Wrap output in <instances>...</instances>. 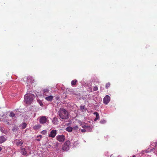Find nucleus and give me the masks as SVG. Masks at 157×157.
I'll return each instance as SVG.
<instances>
[{"label": "nucleus", "mask_w": 157, "mask_h": 157, "mask_svg": "<svg viewBox=\"0 0 157 157\" xmlns=\"http://www.w3.org/2000/svg\"><path fill=\"white\" fill-rule=\"evenodd\" d=\"M47 132V131L46 130H43L41 132V133L43 134H44L46 133Z\"/></svg>", "instance_id": "5701e85b"}, {"label": "nucleus", "mask_w": 157, "mask_h": 157, "mask_svg": "<svg viewBox=\"0 0 157 157\" xmlns=\"http://www.w3.org/2000/svg\"><path fill=\"white\" fill-rule=\"evenodd\" d=\"M34 95L32 94H27L25 96L24 101L26 104L30 105L32 102Z\"/></svg>", "instance_id": "f03ea898"}, {"label": "nucleus", "mask_w": 157, "mask_h": 157, "mask_svg": "<svg viewBox=\"0 0 157 157\" xmlns=\"http://www.w3.org/2000/svg\"><path fill=\"white\" fill-rule=\"evenodd\" d=\"M132 157H136V156H135V155H133Z\"/></svg>", "instance_id": "473e14b6"}, {"label": "nucleus", "mask_w": 157, "mask_h": 157, "mask_svg": "<svg viewBox=\"0 0 157 157\" xmlns=\"http://www.w3.org/2000/svg\"><path fill=\"white\" fill-rule=\"evenodd\" d=\"M27 124L26 123H24L22 124L21 126V128L22 129H25L26 126Z\"/></svg>", "instance_id": "a211bd4d"}, {"label": "nucleus", "mask_w": 157, "mask_h": 157, "mask_svg": "<svg viewBox=\"0 0 157 157\" xmlns=\"http://www.w3.org/2000/svg\"><path fill=\"white\" fill-rule=\"evenodd\" d=\"M157 144V143H156V144H155V146H156V144Z\"/></svg>", "instance_id": "f704fd0d"}, {"label": "nucleus", "mask_w": 157, "mask_h": 157, "mask_svg": "<svg viewBox=\"0 0 157 157\" xmlns=\"http://www.w3.org/2000/svg\"><path fill=\"white\" fill-rule=\"evenodd\" d=\"M12 130L13 132H16L17 130V128L16 127H14L12 129Z\"/></svg>", "instance_id": "aec40b11"}, {"label": "nucleus", "mask_w": 157, "mask_h": 157, "mask_svg": "<svg viewBox=\"0 0 157 157\" xmlns=\"http://www.w3.org/2000/svg\"><path fill=\"white\" fill-rule=\"evenodd\" d=\"M110 100V98L109 96L108 95H106L103 98V101L104 103L105 104H107Z\"/></svg>", "instance_id": "423d86ee"}, {"label": "nucleus", "mask_w": 157, "mask_h": 157, "mask_svg": "<svg viewBox=\"0 0 157 157\" xmlns=\"http://www.w3.org/2000/svg\"><path fill=\"white\" fill-rule=\"evenodd\" d=\"M30 80H31V79H30V78H28V79H27V82H28V83H27V84L28 85L29 84V82H30Z\"/></svg>", "instance_id": "a878e982"}, {"label": "nucleus", "mask_w": 157, "mask_h": 157, "mask_svg": "<svg viewBox=\"0 0 157 157\" xmlns=\"http://www.w3.org/2000/svg\"><path fill=\"white\" fill-rule=\"evenodd\" d=\"M110 82H108V83H107L106 84V85H105V88L106 89H108V88L110 87Z\"/></svg>", "instance_id": "6ab92c4d"}, {"label": "nucleus", "mask_w": 157, "mask_h": 157, "mask_svg": "<svg viewBox=\"0 0 157 157\" xmlns=\"http://www.w3.org/2000/svg\"><path fill=\"white\" fill-rule=\"evenodd\" d=\"M43 94L44 95L48 96L50 94H48L49 90L47 89H44L43 90Z\"/></svg>", "instance_id": "9d476101"}, {"label": "nucleus", "mask_w": 157, "mask_h": 157, "mask_svg": "<svg viewBox=\"0 0 157 157\" xmlns=\"http://www.w3.org/2000/svg\"><path fill=\"white\" fill-rule=\"evenodd\" d=\"M80 109L82 111V110L84 109L85 107L84 106L81 105L80 106Z\"/></svg>", "instance_id": "b1692460"}, {"label": "nucleus", "mask_w": 157, "mask_h": 157, "mask_svg": "<svg viewBox=\"0 0 157 157\" xmlns=\"http://www.w3.org/2000/svg\"><path fill=\"white\" fill-rule=\"evenodd\" d=\"M82 128H85L86 129L87 128H89L90 129V126H86V125H83L82 126Z\"/></svg>", "instance_id": "412c9836"}, {"label": "nucleus", "mask_w": 157, "mask_h": 157, "mask_svg": "<svg viewBox=\"0 0 157 157\" xmlns=\"http://www.w3.org/2000/svg\"><path fill=\"white\" fill-rule=\"evenodd\" d=\"M78 81L76 79H75L72 80L71 82V84L72 86L75 85L77 82Z\"/></svg>", "instance_id": "2eb2a0df"}, {"label": "nucleus", "mask_w": 157, "mask_h": 157, "mask_svg": "<svg viewBox=\"0 0 157 157\" xmlns=\"http://www.w3.org/2000/svg\"><path fill=\"white\" fill-rule=\"evenodd\" d=\"M74 128L75 129H78V127L77 126H75L74 127Z\"/></svg>", "instance_id": "cd10ccee"}, {"label": "nucleus", "mask_w": 157, "mask_h": 157, "mask_svg": "<svg viewBox=\"0 0 157 157\" xmlns=\"http://www.w3.org/2000/svg\"><path fill=\"white\" fill-rule=\"evenodd\" d=\"M48 121L46 116H43L40 117L39 120L40 123L41 124H44Z\"/></svg>", "instance_id": "39448f33"}, {"label": "nucleus", "mask_w": 157, "mask_h": 157, "mask_svg": "<svg viewBox=\"0 0 157 157\" xmlns=\"http://www.w3.org/2000/svg\"><path fill=\"white\" fill-rule=\"evenodd\" d=\"M98 90V88L96 86H94L93 88V90L94 91H96L97 90Z\"/></svg>", "instance_id": "4be33fe9"}, {"label": "nucleus", "mask_w": 157, "mask_h": 157, "mask_svg": "<svg viewBox=\"0 0 157 157\" xmlns=\"http://www.w3.org/2000/svg\"><path fill=\"white\" fill-rule=\"evenodd\" d=\"M81 132H86V130L85 129H82L81 130Z\"/></svg>", "instance_id": "393cba45"}, {"label": "nucleus", "mask_w": 157, "mask_h": 157, "mask_svg": "<svg viewBox=\"0 0 157 157\" xmlns=\"http://www.w3.org/2000/svg\"><path fill=\"white\" fill-rule=\"evenodd\" d=\"M53 98V96H49L46 97L45 99L48 101H52Z\"/></svg>", "instance_id": "9b49d317"}, {"label": "nucleus", "mask_w": 157, "mask_h": 157, "mask_svg": "<svg viewBox=\"0 0 157 157\" xmlns=\"http://www.w3.org/2000/svg\"><path fill=\"white\" fill-rule=\"evenodd\" d=\"M58 113L60 118L62 119H67L69 117L68 111L64 108H60L58 111Z\"/></svg>", "instance_id": "f257e3e1"}, {"label": "nucleus", "mask_w": 157, "mask_h": 157, "mask_svg": "<svg viewBox=\"0 0 157 157\" xmlns=\"http://www.w3.org/2000/svg\"><path fill=\"white\" fill-rule=\"evenodd\" d=\"M6 124H10V123L9 122L6 121Z\"/></svg>", "instance_id": "c756f323"}, {"label": "nucleus", "mask_w": 157, "mask_h": 157, "mask_svg": "<svg viewBox=\"0 0 157 157\" xmlns=\"http://www.w3.org/2000/svg\"><path fill=\"white\" fill-rule=\"evenodd\" d=\"M14 143L17 146H21L23 143V142L21 139L16 140L14 141Z\"/></svg>", "instance_id": "6e6552de"}, {"label": "nucleus", "mask_w": 157, "mask_h": 157, "mask_svg": "<svg viewBox=\"0 0 157 157\" xmlns=\"http://www.w3.org/2000/svg\"><path fill=\"white\" fill-rule=\"evenodd\" d=\"M56 139L60 142H63L65 140V136L63 135H59L56 137Z\"/></svg>", "instance_id": "20e7f679"}, {"label": "nucleus", "mask_w": 157, "mask_h": 157, "mask_svg": "<svg viewBox=\"0 0 157 157\" xmlns=\"http://www.w3.org/2000/svg\"><path fill=\"white\" fill-rule=\"evenodd\" d=\"M111 157H114V156H112V155L111 156Z\"/></svg>", "instance_id": "72a5a7b5"}, {"label": "nucleus", "mask_w": 157, "mask_h": 157, "mask_svg": "<svg viewBox=\"0 0 157 157\" xmlns=\"http://www.w3.org/2000/svg\"><path fill=\"white\" fill-rule=\"evenodd\" d=\"M72 128L71 127H68L66 128V130L68 132H71L72 130Z\"/></svg>", "instance_id": "dca6fc26"}, {"label": "nucleus", "mask_w": 157, "mask_h": 157, "mask_svg": "<svg viewBox=\"0 0 157 157\" xmlns=\"http://www.w3.org/2000/svg\"><path fill=\"white\" fill-rule=\"evenodd\" d=\"M41 127V125L39 124H37V125H35L34 126L33 128L34 129L36 130V129H38L40 128Z\"/></svg>", "instance_id": "4468645a"}, {"label": "nucleus", "mask_w": 157, "mask_h": 157, "mask_svg": "<svg viewBox=\"0 0 157 157\" xmlns=\"http://www.w3.org/2000/svg\"><path fill=\"white\" fill-rule=\"evenodd\" d=\"M10 117H11L12 118H13V117L14 118H16V117L15 116V114H14L13 112H11L10 114Z\"/></svg>", "instance_id": "f3484780"}, {"label": "nucleus", "mask_w": 157, "mask_h": 157, "mask_svg": "<svg viewBox=\"0 0 157 157\" xmlns=\"http://www.w3.org/2000/svg\"><path fill=\"white\" fill-rule=\"evenodd\" d=\"M117 157H121L120 155H118Z\"/></svg>", "instance_id": "2f4dec72"}, {"label": "nucleus", "mask_w": 157, "mask_h": 157, "mask_svg": "<svg viewBox=\"0 0 157 157\" xmlns=\"http://www.w3.org/2000/svg\"><path fill=\"white\" fill-rule=\"evenodd\" d=\"M57 134V131L56 130H52L49 134L48 135V137L54 138L55 137Z\"/></svg>", "instance_id": "0eeeda50"}, {"label": "nucleus", "mask_w": 157, "mask_h": 157, "mask_svg": "<svg viewBox=\"0 0 157 157\" xmlns=\"http://www.w3.org/2000/svg\"><path fill=\"white\" fill-rule=\"evenodd\" d=\"M70 141H66L63 145L62 149L64 151L68 150L70 148Z\"/></svg>", "instance_id": "7ed1b4c3"}, {"label": "nucleus", "mask_w": 157, "mask_h": 157, "mask_svg": "<svg viewBox=\"0 0 157 157\" xmlns=\"http://www.w3.org/2000/svg\"><path fill=\"white\" fill-rule=\"evenodd\" d=\"M6 140V136H0V144L4 142Z\"/></svg>", "instance_id": "1a4fd4ad"}, {"label": "nucleus", "mask_w": 157, "mask_h": 157, "mask_svg": "<svg viewBox=\"0 0 157 157\" xmlns=\"http://www.w3.org/2000/svg\"><path fill=\"white\" fill-rule=\"evenodd\" d=\"M40 105L41 106H42L43 105V104L42 103H40Z\"/></svg>", "instance_id": "7c9ffc66"}, {"label": "nucleus", "mask_w": 157, "mask_h": 157, "mask_svg": "<svg viewBox=\"0 0 157 157\" xmlns=\"http://www.w3.org/2000/svg\"><path fill=\"white\" fill-rule=\"evenodd\" d=\"M36 140L38 141H39L40 140V139H36Z\"/></svg>", "instance_id": "c85d7f7f"}, {"label": "nucleus", "mask_w": 157, "mask_h": 157, "mask_svg": "<svg viewBox=\"0 0 157 157\" xmlns=\"http://www.w3.org/2000/svg\"><path fill=\"white\" fill-rule=\"evenodd\" d=\"M21 153L23 155H25L27 154V151L24 148H21Z\"/></svg>", "instance_id": "f8f14e48"}, {"label": "nucleus", "mask_w": 157, "mask_h": 157, "mask_svg": "<svg viewBox=\"0 0 157 157\" xmlns=\"http://www.w3.org/2000/svg\"><path fill=\"white\" fill-rule=\"evenodd\" d=\"M94 114L96 115V117L95 118V119H94V121H96L97 120H98V119H99V114L97 112H95L94 113Z\"/></svg>", "instance_id": "ddd939ff"}, {"label": "nucleus", "mask_w": 157, "mask_h": 157, "mask_svg": "<svg viewBox=\"0 0 157 157\" xmlns=\"http://www.w3.org/2000/svg\"><path fill=\"white\" fill-rule=\"evenodd\" d=\"M39 137H40V138H42V136L41 135H40L37 136V138H38Z\"/></svg>", "instance_id": "bb28decb"}]
</instances>
